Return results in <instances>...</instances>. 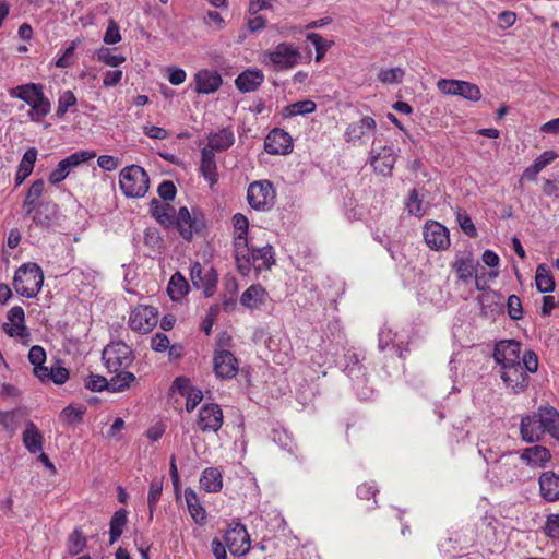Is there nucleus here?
Masks as SVG:
<instances>
[{
	"label": "nucleus",
	"mask_w": 559,
	"mask_h": 559,
	"mask_svg": "<svg viewBox=\"0 0 559 559\" xmlns=\"http://www.w3.org/2000/svg\"><path fill=\"white\" fill-rule=\"evenodd\" d=\"M10 95L25 102L31 107L28 117L33 122H40L51 110V103L45 96L41 84L19 85L10 91Z\"/></svg>",
	"instance_id": "obj_1"
},
{
	"label": "nucleus",
	"mask_w": 559,
	"mask_h": 559,
	"mask_svg": "<svg viewBox=\"0 0 559 559\" xmlns=\"http://www.w3.org/2000/svg\"><path fill=\"white\" fill-rule=\"evenodd\" d=\"M538 369V357L533 350H525L522 361L511 366L501 367V379L514 393L524 391L528 385V373Z\"/></svg>",
	"instance_id": "obj_2"
},
{
	"label": "nucleus",
	"mask_w": 559,
	"mask_h": 559,
	"mask_svg": "<svg viewBox=\"0 0 559 559\" xmlns=\"http://www.w3.org/2000/svg\"><path fill=\"white\" fill-rule=\"evenodd\" d=\"M301 52L292 43H280L272 50H265L260 53L259 61L265 68L281 72L287 71L296 66H298L301 61Z\"/></svg>",
	"instance_id": "obj_3"
},
{
	"label": "nucleus",
	"mask_w": 559,
	"mask_h": 559,
	"mask_svg": "<svg viewBox=\"0 0 559 559\" xmlns=\"http://www.w3.org/2000/svg\"><path fill=\"white\" fill-rule=\"evenodd\" d=\"M44 284V273L36 263H24L14 274L13 287L15 292L25 298H34L38 295Z\"/></svg>",
	"instance_id": "obj_4"
},
{
	"label": "nucleus",
	"mask_w": 559,
	"mask_h": 559,
	"mask_svg": "<svg viewBox=\"0 0 559 559\" xmlns=\"http://www.w3.org/2000/svg\"><path fill=\"white\" fill-rule=\"evenodd\" d=\"M230 336L226 333L219 335L213 356L214 372L221 379L234 378L238 370L239 364L235 355L228 349L230 346Z\"/></svg>",
	"instance_id": "obj_5"
},
{
	"label": "nucleus",
	"mask_w": 559,
	"mask_h": 559,
	"mask_svg": "<svg viewBox=\"0 0 559 559\" xmlns=\"http://www.w3.org/2000/svg\"><path fill=\"white\" fill-rule=\"evenodd\" d=\"M235 259L238 270L242 275H248L252 267L258 272L269 270L275 262L274 251L270 245H265L261 248H254L248 245L247 254L241 258L238 253H235Z\"/></svg>",
	"instance_id": "obj_6"
},
{
	"label": "nucleus",
	"mask_w": 559,
	"mask_h": 559,
	"mask_svg": "<svg viewBox=\"0 0 559 559\" xmlns=\"http://www.w3.org/2000/svg\"><path fill=\"white\" fill-rule=\"evenodd\" d=\"M148 182L146 171L138 165L127 166L119 174L120 189L128 198L144 197L148 190Z\"/></svg>",
	"instance_id": "obj_7"
},
{
	"label": "nucleus",
	"mask_w": 559,
	"mask_h": 559,
	"mask_svg": "<svg viewBox=\"0 0 559 559\" xmlns=\"http://www.w3.org/2000/svg\"><path fill=\"white\" fill-rule=\"evenodd\" d=\"M247 201L250 207L257 212L271 211L276 201V190L267 179L255 180L248 186Z\"/></svg>",
	"instance_id": "obj_8"
},
{
	"label": "nucleus",
	"mask_w": 559,
	"mask_h": 559,
	"mask_svg": "<svg viewBox=\"0 0 559 559\" xmlns=\"http://www.w3.org/2000/svg\"><path fill=\"white\" fill-rule=\"evenodd\" d=\"M173 225L176 226L180 236L189 241L203 230L205 222L198 210L190 211L187 206H181L174 215Z\"/></svg>",
	"instance_id": "obj_9"
},
{
	"label": "nucleus",
	"mask_w": 559,
	"mask_h": 559,
	"mask_svg": "<svg viewBox=\"0 0 559 559\" xmlns=\"http://www.w3.org/2000/svg\"><path fill=\"white\" fill-rule=\"evenodd\" d=\"M103 360L112 372L127 368L133 360L131 348L123 342H112L103 350Z\"/></svg>",
	"instance_id": "obj_10"
},
{
	"label": "nucleus",
	"mask_w": 559,
	"mask_h": 559,
	"mask_svg": "<svg viewBox=\"0 0 559 559\" xmlns=\"http://www.w3.org/2000/svg\"><path fill=\"white\" fill-rule=\"evenodd\" d=\"M437 88L444 95L461 96L472 102H478L481 98L480 88L467 81L440 79L437 82Z\"/></svg>",
	"instance_id": "obj_11"
},
{
	"label": "nucleus",
	"mask_w": 559,
	"mask_h": 559,
	"mask_svg": "<svg viewBox=\"0 0 559 559\" xmlns=\"http://www.w3.org/2000/svg\"><path fill=\"white\" fill-rule=\"evenodd\" d=\"M190 280L192 285L203 292L205 297H211L215 294L218 276L216 271L212 267H202L199 262H194L190 267Z\"/></svg>",
	"instance_id": "obj_12"
},
{
	"label": "nucleus",
	"mask_w": 559,
	"mask_h": 559,
	"mask_svg": "<svg viewBox=\"0 0 559 559\" xmlns=\"http://www.w3.org/2000/svg\"><path fill=\"white\" fill-rule=\"evenodd\" d=\"M158 322V312L152 306L139 305L132 309L129 316V326L132 331L146 334Z\"/></svg>",
	"instance_id": "obj_13"
},
{
	"label": "nucleus",
	"mask_w": 559,
	"mask_h": 559,
	"mask_svg": "<svg viewBox=\"0 0 559 559\" xmlns=\"http://www.w3.org/2000/svg\"><path fill=\"white\" fill-rule=\"evenodd\" d=\"M423 236L426 245L435 251H443L450 247L449 229L437 221H428L424 225Z\"/></svg>",
	"instance_id": "obj_14"
},
{
	"label": "nucleus",
	"mask_w": 559,
	"mask_h": 559,
	"mask_svg": "<svg viewBox=\"0 0 559 559\" xmlns=\"http://www.w3.org/2000/svg\"><path fill=\"white\" fill-rule=\"evenodd\" d=\"M506 440L500 437L481 438L477 444L478 453L483 456L488 466L499 463L506 456H512L503 443Z\"/></svg>",
	"instance_id": "obj_15"
},
{
	"label": "nucleus",
	"mask_w": 559,
	"mask_h": 559,
	"mask_svg": "<svg viewBox=\"0 0 559 559\" xmlns=\"http://www.w3.org/2000/svg\"><path fill=\"white\" fill-rule=\"evenodd\" d=\"M396 153L392 146L372 147L369 153V164L374 173L390 176L396 162Z\"/></svg>",
	"instance_id": "obj_16"
},
{
	"label": "nucleus",
	"mask_w": 559,
	"mask_h": 559,
	"mask_svg": "<svg viewBox=\"0 0 559 559\" xmlns=\"http://www.w3.org/2000/svg\"><path fill=\"white\" fill-rule=\"evenodd\" d=\"M224 543L227 549L234 556H245L250 549V538L246 527L241 524H236L226 531L224 535Z\"/></svg>",
	"instance_id": "obj_17"
},
{
	"label": "nucleus",
	"mask_w": 559,
	"mask_h": 559,
	"mask_svg": "<svg viewBox=\"0 0 559 559\" xmlns=\"http://www.w3.org/2000/svg\"><path fill=\"white\" fill-rule=\"evenodd\" d=\"M376 121L371 117H364L359 121L350 123L345 132L346 141L353 145L366 144L376 130Z\"/></svg>",
	"instance_id": "obj_18"
},
{
	"label": "nucleus",
	"mask_w": 559,
	"mask_h": 559,
	"mask_svg": "<svg viewBox=\"0 0 559 559\" xmlns=\"http://www.w3.org/2000/svg\"><path fill=\"white\" fill-rule=\"evenodd\" d=\"M493 358L500 367L521 362V343L514 340L500 341L495 346Z\"/></svg>",
	"instance_id": "obj_19"
},
{
	"label": "nucleus",
	"mask_w": 559,
	"mask_h": 559,
	"mask_svg": "<svg viewBox=\"0 0 559 559\" xmlns=\"http://www.w3.org/2000/svg\"><path fill=\"white\" fill-rule=\"evenodd\" d=\"M198 427L203 432H217L223 425V412L217 404L203 405L199 411Z\"/></svg>",
	"instance_id": "obj_20"
},
{
	"label": "nucleus",
	"mask_w": 559,
	"mask_h": 559,
	"mask_svg": "<svg viewBox=\"0 0 559 559\" xmlns=\"http://www.w3.org/2000/svg\"><path fill=\"white\" fill-rule=\"evenodd\" d=\"M3 330L12 337L27 340L29 332L25 325V313L22 307H12L7 314V322L3 323Z\"/></svg>",
	"instance_id": "obj_21"
},
{
	"label": "nucleus",
	"mask_w": 559,
	"mask_h": 559,
	"mask_svg": "<svg viewBox=\"0 0 559 559\" xmlns=\"http://www.w3.org/2000/svg\"><path fill=\"white\" fill-rule=\"evenodd\" d=\"M233 226L235 253H238L241 258H243L248 252L249 241L247 236L249 229V221L243 214L237 213L233 216Z\"/></svg>",
	"instance_id": "obj_22"
},
{
	"label": "nucleus",
	"mask_w": 559,
	"mask_h": 559,
	"mask_svg": "<svg viewBox=\"0 0 559 559\" xmlns=\"http://www.w3.org/2000/svg\"><path fill=\"white\" fill-rule=\"evenodd\" d=\"M194 83L198 94H212L222 86L223 79L215 70L202 69L194 74Z\"/></svg>",
	"instance_id": "obj_23"
},
{
	"label": "nucleus",
	"mask_w": 559,
	"mask_h": 559,
	"mask_svg": "<svg viewBox=\"0 0 559 559\" xmlns=\"http://www.w3.org/2000/svg\"><path fill=\"white\" fill-rule=\"evenodd\" d=\"M265 151L272 155L287 154L293 148V143L289 134L283 130H272L264 142Z\"/></svg>",
	"instance_id": "obj_24"
},
{
	"label": "nucleus",
	"mask_w": 559,
	"mask_h": 559,
	"mask_svg": "<svg viewBox=\"0 0 559 559\" xmlns=\"http://www.w3.org/2000/svg\"><path fill=\"white\" fill-rule=\"evenodd\" d=\"M520 459L532 468H544L551 460L550 451L543 445H533L522 450Z\"/></svg>",
	"instance_id": "obj_25"
},
{
	"label": "nucleus",
	"mask_w": 559,
	"mask_h": 559,
	"mask_svg": "<svg viewBox=\"0 0 559 559\" xmlns=\"http://www.w3.org/2000/svg\"><path fill=\"white\" fill-rule=\"evenodd\" d=\"M173 390L178 391L181 396L186 397V409L188 412H192L203 399L202 391L192 386L187 378H177L173 383Z\"/></svg>",
	"instance_id": "obj_26"
},
{
	"label": "nucleus",
	"mask_w": 559,
	"mask_h": 559,
	"mask_svg": "<svg viewBox=\"0 0 559 559\" xmlns=\"http://www.w3.org/2000/svg\"><path fill=\"white\" fill-rule=\"evenodd\" d=\"M538 484L544 500L548 502L559 500V475L551 471L544 472L539 476Z\"/></svg>",
	"instance_id": "obj_27"
},
{
	"label": "nucleus",
	"mask_w": 559,
	"mask_h": 559,
	"mask_svg": "<svg viewBox=\"0 0 559 559\" xmlns=\"http://www.w3.org/2000/svg\"><path fill=\"white\" fill-rule=\"evenodd\" d=\"M263 82V72L257 68H250L236 78L235 85L241 93H250L255 91Z\"/></svg>",
	"instance_id": "obj_28"
},
{
	"label": "nucleus",
	"mask_w": 559,
	"mask_h": 559,
	"mask_svg": "<svg viewBox=\"0 0 559 559\" xmlns=\"http://www.w3.org/2000/svg\"><path fill=\"white\" fill-rule=\"evenodd\" d=\"M535 415L539 419L543 433L547 432L559 440V413L551 406H540Z\"/></svg>",
	"instance_id": "obj_29"
},
{
	"label": "nucleus",
	"mask_w": 559,
	"mask_h": 559,
	"mask_svg": "<svg viewBox=\"0 0 559 559\" xmlns=\"http://www.w3.org/2000/svg\"><path fill=\"white\" fill-rule=\"evenodd\" d=\"M520 431L522 439L527 443L537 442L542 439L543 428L536 415H527L522 417Z\"/></svg>",
	"instance_id": "obj_30"
},
{
	"label": "nucleus",
	"mask_w": 559,
	"mask_h": 559,
	"mask_svg": "<svg viewBox=\"0 0 559 559\" xmlns=\"http://www.w3.org/2000/svg\"><path fill=\"white\" fill-rule=\"evenodd\" d=\"M200 171L203 178L213 187L218 180V171L214 153L209 148L201 151Z\"/></svg>",
	"instance_id": "obj_31"
},
{
	"label": "nucleus",
	"mask_w": 559,
	"mask_h": 559,
	"mask_svg": "<svg viewBox=\"0 0 559 559\" xmlns=\"http://www.w3.org/2000/svg\"><path fill=\"white\" fill-rule=\"evenodd\" d=\"M266 299L267 293L261 285H251L242 293L240 304L253 310L265 304Z\"/></svg>",
	"instance_id": "obj_32"
},
{
	"label": "nucleus",
	"mask_w": 559,
	"mask_h": 559,
	"mask_svg": "<svg viewBox=\"0 0 559 559\" xmlns=\"http://www.w3.org/2000/svg\"><path fill=\"white\" fill-rule=\"evenodd\" d=\"M488 473L495 475L501 483H511L516 478V464L512 456H506L499 463L493 464Z\"/></svg>",
	"instance_id": "obj_33"
},
{
	"label": "nucleus",
	"mask_w": 559,
	"mask_h": 559,
	"mask_svg": "<svg viewBox=\"0 0 559 559\" xmlns=\"http://www.w3.org/2000/svg\"><path fill=\"white\" fill-rule=\"evenodd\" d=\"M200 487L206 492H218L223 488V475L216 467L205 468L200 476Z\"/></svg>",
	"instance_id": "obj_34"
},
{
	"label": "nucleus",
	"mask_w": 559,
	"mask_h": 559,
	"mask_svg": "<svg viewBox=\"0 0 559 559\" xmlns=\"http://www.w3.org/2000/svg\"><path fill=\"white\" fill-rule=\"evenodd\" d=\"M235 142L234 132L231 129L225 128L215 133L210 134L209 143L205 148L214 151H225L229 148Z\"/></svg>",
	"instance_id": "obj_35"
},
{
	"label": "nucleus",
	"mask_w": 559,
	"mask_h": 559,
	"mask_svg": "<svg viewBox=\"0 0 559 559\" xmlns=\"http://www.w3.org/2000/svg\"><path fill=\"white\" fill-rule=\"evenodd\" d=\"M36 159L37 150L35 147H31L24 153L15 174V186L22 185L23 181L32 174Z\"/></svg>",
	"instance_id": "obj_36"
},
{
	"label": "nucleus",
	"mask_w": 559,
	"mask_h": 559,
	"mask_svg": "<svg viewBox=\"0 0 559 559\" xmlns=\"http://www.w3.org/2000/svg\"><path fill=\"white\" fill-rule=\"evenodd\" d=\"M452 267L462 281L472 278L475 273L474 260L469 253L457 252Z\"/></svg>",
	"instance_id": "obj_37"
},
{
	"label": "nucleus",
	"mask_w": 559,
	"mask_h": 559,
	"mask_svg": "<svg viewBox=\"0 0 559 559\" xmlns=\"http://www.w3.org/2000/svg\"><path fill=\"white\" fill-rule=\"evenodd\" d=\"M23 443L31 453L40 452L43 449V436L32 421H27L25 425Z\"/></svg>",
	"instance_id": "obj_38"
},
{
	"label": "nucleus",
	"mask_w": 559,
	"mask_h": 559,
	"mask_svg": "<svg viewBox=\"0 0 559 559\" xmlns=\"http://www.w3.org/2000/svg\"><path fill=\"white\" fill-rule=\"evenodd\" d=\"M37 378L43 382L52 381L56 384H63L69 379V371L67 368L56 365L51 368H38Z\"/></svg>",
	"instance_id": "obj_39"
},
{
	"label": "nucleus",
	"mask_w": 559,
	"mask_h": 559,
	"mask_svg": "<svg viewBox=\"0 0 559 559\" xmlns=\"http://www.w3.org/2000/svg\"><path fill=\"white\" fill-rule=\"evenodd\" d=\"M82 44L81 38H75L70 41L68 47L60 49L55 60V66L59 69H67L72 67L76 61L75 50Z\"/></svg>",
	"instance_id": "obj_40"
},
{
	"label": "nucleus",
	"mask_w": 559,
	"mask_h": 559,
	"mask_svg": "<svg viewBox=\"0 0 559 559\" xmlns=\"http://www.w3.org/2000/svg\"><path fill=\"white\" fill-rule=\"evenodd\" d=\"M185 500L191 518L199 524L203 523L206 519V511L193 489L187 488L185 490Z\"/></svg>",
	"instance_id": "obj_41"
},
{
	"label": "nucleus",
	"mask_w": 559,
	"mask_h": 559,
	"mask_svg": "<svg viewBox=\"0 0 559 559\" xmlns=\"http://www.w3.org/2000/svg\"><path fill=\"white\" fill-rule=\"evenodd\" d=\"M189 292V284L186 277L180 273L176 272L169 280L167 285V293L171 300H181Z\"/></svg>",
	"instance_id": "obj_42"
},
{
	"label": "nucleus",
	"mask_w": 559,
	"mask_h": 559,
	"mask_svg": "<svg viewBox=\"0 0 559 559\" xmlns=\"http://www.w3.org/2000/svg\"><path fill=\"white\" fill-rule=\"evenodd\" d=\"M536 288L540 293H550L555 289V281L550 270L546 264H539L535 275Z\"/></svg>",
	"instance_id": "obj_43"
},
{
	"label": "nucleus",
	"mask_w": 559,
	"mask_h": 559,
	"mask_svg": "<svg viewBox=\"0 0 559 559\" xmlns=\"http://www.w3.org/2000/svg\"><path fill=\"white\" fill-rule=\"evenodd\" d=\"M96 157V153L90 150H81L72 153L66 158L61 159L62 163L67 166V168L71 171L72 169L79 167L80 165L92 160Z\"/></svg>",
	"instance_id": "obj_44"
},
{
	"label": "nucleus",
	"mask_w": 559,
	"mask_h": 559,
	"mask_svg": "<svg viewBox=\"0 0 559 559\" xmlns=\"http://www.w3.org/2000/svg\"><path fill=\"white\" fill-rule=\"evenodd\" d=\"M135 381V376L129 371H120L109 380V392H122Z\"/></svg>",
	"instance_id": "obj_45"
},
{
	"label": "nucleus",
	"mask_w": 559,
	"mask_h": 559,
	"mask_svg": "<svg viewBox=\"0 0 559 559\" xmlns=\"http://www.w3.org/2000/svg\"><path fill=\"white\" fill-rule=\"evenodd\" d=\"M127 523V511L120 509L116 511L110 520V544H114L122 535Z\"/></svg>",
	"instance_id": "obj_46"
},
{
	"label": "nucleus",
	"mask_w": 559,
	"mask_h": 559,
	"mask_svg": "<svg viewBox=\"0 0 559 559\" xmlns=\"http://www.w3.org/2000/svg\"><path fill=\"white\" fill-rule=\"evenodd\" d=\"M87 540L82 531L75 528L68 537L67 548L71 556H76L86 547Z\"/></svg>",
	"instance_id": "obj_47"
},
{
	"label": "nucleus",
	"mask_w": 559,
	"mask_h": 559,
	"mask_svg": "<svg viewBox=\"0 0 559 559\" xmlns=\"http://www.w3.org/2000/svg\"><path fill=\"white\" fill-rule=\"evenodd\" d=\"M405 75L404 69L394 67L390 69H381L378 73V80L383 84H399Z\"/></svg>",
	"instance_id": "obj_48"
},
{
	"label": "nucleus",
	"mask_w": 559,
	"mask_h": 559,
	"mask_svg": "<svg viewBox=\"0 0 559 559\" xmlns=\"http://www.w3.org/2000/svg\"><path fill=\"white\" fill-rule=\"evenodd\" d=\"M307 40L311 43L316 48V61L319 62L323 59L324 55L332 46V41L326 40L317 33L307 34Z\"/></svg>",
	"instance_id": "obj_49"
},
{
	"label": "nucleus",
	"mask_w": 559,
	"mask_h": 559,
	"mask_svg": "<svg viewBox=\"0 0 559 559\" xmlns=\"http://www.w3.org/2000/svg\"><path fill=\"white\" fill-rule=\"evenodd\" d=\"M96 58L99 62L105 63L109 67H118L126 61V57L123 55H115L107 47H100L96 50Z\"/></svg>",
	"instance_id": "obj_50"
},
{
	"label": "nucleus",
	"mask_w": 559,
	"mask_h": 559,
	"mask_svg": "<svg viewBox=\"0 0 559 559\" xmlns=\"http://www.w3.org/2000/svg\"><path fill=\"white\" fill-rule=\"evenodd\" d=\"M317 105L313 100L305 99L288 105L285 108L286 116L293 117L298 115L311 114L316 110Z\"/></svg>",
	"instance_id": "obj_51"
},
{
	"label": "nucleus",
	"mask_w": 559,
	"mask_h": 559,
	"mask_svg": "<svg viewBox=\"0 0 559 559\" xmlns=\"http://www.w3.org/2000/svg\"><path fill=\"white\" fill-rule=\"evenodd\" d=\"M163 492V479L154 478L150 484V490L147 496V504L150 510V518H153L154 509Z\"/></svg>",
	"instance_id": "obj_52"
},
{
	"label": "nucleus",
	"mask_w": 559,
	"mask_h": 559,
	"mask_svg": "<svg viewBox=\"0 0 559 559\" xmlns=\"http://www.w3.org/2000/svg\"><path fill=\"white\" fill-rule=\"evenodd\" d=\"M85 408L84 407H75L73 405H68L64 407L59 417L60 420L67 425H74L82 421Z\"/></svg>",
	"instance_id": "obj_53"
},
{
	"label": "nucleus",
	"mask_w": 559,
	"mask_h": 559,
	"mask_svg": "<svg viewBox=\"0 0 559 559\" xmlns=\"http://www.w3.org/2000/svg\"><path fill=\"white\" fill-rule=\"evenodd\" d=\"M76 104V97L74 93L70 90L64 91L60 94L58 98V106L56 110V116L58 118H63L68 110Z\"/></svg>",
	"instance_id": "obj_54"
},
{
	"label": "nucleus",
	"mask_w": 559,
	"mask_h": 559,
	"mask_svg": "<svg viewBox=\"0 0 559 559\" xmlns=\"http://www.w3.org/2000/svg\"><path fill=\"white\" fill-rule=\"evenodd\" d=\"M154 217L162 224L170 226L174 223V215H176L175 210L168 205H156L153 209Z\"/></svg>",
	"instance_id": "obj_55"
},
{
	"label": "nucleus",
	"mask_w": 559,
	"mask_h": 559,
	"mask_svg": "<svg viewBox=\"0 0 559 559\" xmlns=\"http://www.w3.org/2000/svg\"><path fill=\"white\" fill-rule=\"evenodd\" d=\"M28 360L34 366V373L37 377L38 368H46L44 362L46 361V352L41 346H32L28 352Z\"/></svg>",
	"instance_id": "obj_56"
},
{
	"label": "nucleus",
	"mask_w": 559,
	"mask_h": 559,
	"mask_svg": "<svg viewBox=\"0 0 559 559\" xmlns=\"http://www.w3.org/2000/svg\"><path fill=\"white\" fill-rule=\"evenodd\" d=\"M406 209L411 215L423 216L425 214V209L423 207V201H421V199H419L418 192L415 189H413L409 192V197L406 202Z\"/></svg>",
	"instance_id": "obj_57"
},
{
	"label": "nucleus",
	"mask_w": 559,
	"mask_h": 559,
	"mask_svg": "<svg viewBox=\"0 0 559 559\" xmlns=\"http://www.w3.org/2000/svg\"><path fill=\"white\" fill-rule=\"evenodd\" d=\"M85 388L94 391V392H100L103 390L108 391L109 380H107L105 377L99 374H90L85 379Z\"/></svg>",
	"instance_id": "obj_58"
},
{
	"label": "nucleus",
	"mask_w": 559,
	"mask_h": 559,
	"mask_svg": "<svg viewBox=\"0 0 559 559\" xmlns=\"http://www.w3.org/2000/svg\"><path fill=\"white\" fill-rule=\"evenodd\" d=\"M508 314L512 320L523 318V308L521 299L516 295H510L507 301Z\"/></svg>",
	"instance_id": "obj_59"
},
{
	"label": "nucleus",
	"mask_w": 559,
	"mask_h": 559,
	"mask_svg": "<svg viewBox=\"0 0 559 559\" xmlns=\"http://www.w3.org/2000/svg\"><path fill=\"white\" fill-rule=\"evenodd\" d=\"M45 188V182L43 179H38L34 181L28 189L26 194L24 205H33L43 194Z\"/></svg>",
	"instance_id": "obj_60"
},
{
	"label": "nucleus",
	"mask_w": 559,
	"mask_h": 559,
	"mask_svg": "<svg viewBox=\"0 0 559 559\" xmlns=\"http://www.w3.org/2000/svg\"><path fill=\"white\" fill-rule=\"evenodd\" d=\"M103 40L107 45H115L121 40L119 25L114 20L109 21Z\"/></svg>",
	"instance_id": "obj_61"
},
{
	"label": "nucleus",
	"mask_w": 559,
	"mask_h": 559,
	"mask_svg": "<svg viewBox=\"0 0 559 559\" xmlns=\"http://www.w3.org/2000/svg\"><path fill=\"white\" fill-rule=\"evenodd\" d=\"M70 173L71 171L67 168L62 160H60L57 167L49 174L48 181L56 186L63 181L70 175Z\"/></svg>",
	"instance_id": "obj_62"
},
{
	"label": "nucleus",
	"mask_w": 559,
	"mask_h": 559,
	"mask_svg": "<svg viewBox=\"0 0 559 559\" xmlns=\"http://www.w3.org/2000/svg\"><path fill=\"white\" fill-rule=\"evenodd\" d=\"M545 533L550 538H559V514H551L547 518Z\"/></svg>",
	"instance_id": "obj_63"
},
{
	"label": "nucleus",
	"mask_w": 559,
	"mask_h": 559,
	"mask_svg": "<svg viewBox=\"0 0 559 559\" xmlns=\"http://www.w3.org/2000/svg\"><path fill=\"white\" fill-rule=\"evenodd\" d=\"M176 192L175 185L169 180H165L158 186V194L165 201L174 200Z\"/></svg>",
	"instance_id": "obj_64"
}]
</instances>
